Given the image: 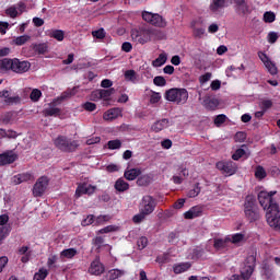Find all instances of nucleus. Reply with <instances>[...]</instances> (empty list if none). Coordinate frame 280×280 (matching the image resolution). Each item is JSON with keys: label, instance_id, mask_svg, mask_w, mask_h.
<instances>
[{"label": "nucleus", "instance_id": "nucleus-1", "mask_svg": "<svg viewBox=\"0 0 280 280\" xmlns=\"http://www.w3.org/2000/svg\"><path fill=\"white\" fill-rule=\"evenodd\" d=\"M277 191H260L258 194V201L262 209H267L266 219L267 224L275 229V231H280V210L279 203L275 201V196Z\"/></svg>", "mask_w": 280, "mask_h": 280}, {"label": "nucleus", "instance_id": "nucleus-2", "mask_svg": "<svg viewBox=\"0 0 280 280\" xmlns=\"http://www.w3.org/2000/svg\"><path fill=\"white\" fill-rule=\"evenodd\" d=\"M244 215L250 224L261 220V212L257 206V198L254 195H247L243 205Z\"/></svg>", "mask_w": 280, "mask_h": 280}, {"label": "nucleus", "instance_id": "nucleus-3", "mask_svg": "<svg viewBox=\"0 0 280 280\" xmlns=\"http://www.w3.org/2000/svg\"><path fill=\"white\" fill-rule=\"evenodd\" d=\"M32 63L30 61H20L18 58L0 60V73L1 71H13V73H27Z\"/></svg>", "mask_w": 280, "mask_h": 280}, {"label": "nucleus", "instance_id": "nucleus-4", "mask_svg": "<svg viewBox=\"0 0 280 280\" xmlns=\"http://www.w3.org/2000/svg\"><path fill=\"white\" fill-rule=\"evenodd\" d=\"M164 97L167 102H173L178 106H183V104H187V101L189 100V92L187 89L172 88L165 92Z\"/></svg>", "mask_w": 280, "mask_h": 280}, {"label": "nucleus", "instance_id": "nucleus-5", "mask_svg": "<svg viewBox=\"0 0 280 280\" xmlns=\"http://www.w3.org/2000/svg\"><path fill=\"white\" fill-rule=\"evenodd\" d=\"M54 145L57 150H60V152L71 153L75 152L80 144H78V141L72 140L67 136H58L54 139Z\"/></svg>", "mask_w": 280, "mask_h": 280}, {"label": "nucleus", "instance_id": "nucleus-6", "mask_svg": "<svg viewBox=\"0 0 280 280\" xmlns=\"http://www.w3.org/2000/svg\"><path fill=\"white\" fill-rule=\"evenodd\" d=\"M257 266V258L254 255L247 256L244 262V267L241 269L240 279L249 280L255 272Z\"/></svg>", "mask_w": 280, "mask_h": 280}, {"label": "nucleus", "instance_id": "nucleus-7", "mask_svg": "<svg viewBox=\"0 0 280 280\" xmlns=\"http://www.w3.org/2000/svg\"><path fill=\"white\" fill-rule=\"evenodd\" d=\"M156 209V199L150 195L142 197L139 203V211H142L147 215H152Z\"/></svg>", "mask_w": 280, "mask_h": 280}, {"label": "nucleus", "instance_id": "nucleus-8", "mask_svg": "<svg viewBox=\"0 0 280 280\" xmlns=\"http://www.w3.org/2000/svg\"><path fill=\"white\" fill-rule=\"evenodd\" d=\"M142 19L147 23L154 25V27H167V21H165L159 13L144 11L142 12Z\"/></svg>", "mask_w": 280, "mask_h": 280}, {"label": "nucleus", "instance_id": "nucleus-9", "mask_svg": "<svg viewBox=\"0 0 280 280\" xmlns=\"http://www.w3.org/2000/svg\"><path fill=\"white\" fill-rule=\"evenodd\" d=\"M215 167L225 176H233L237 173V164L233 161H220L215 164Z\"/></svg>", "mask_w": 280, "mask_h": 280}, {"label": "nucleus", "instance_id": "nucleus-10", "mask_svg": "<svg viewBox=\"0 0 280 280\" xmlns=\"http://www.w3.org/2000/svg\"><path fill=\"white\" fill-rule=\"evenodd\" d=\"M131 38L135 43H139L140 45H145V43H150L152 40V31L151 30H140L132 31Z\"/></svg>", "mask_w": 280, "mask_h": 280}, {"label": "nucleus", "instance_id": "nucleus-11", "mask_svg": "<svg viewBox=\"0 0 280 280\" xmlns=\"http://www.w3.org/2000/svg\"><path fill=\"white\" fill-rule=\"evenodd\" d=\"M49 186V178L47 176H42L37 179L33 186V196L35 198H40L45 194L47 187Z\"/></svg>", "mask_w": 280, "mask_h": 280}, {"label": "nucleus", "instance_id": "nucleus-12", "mask_svg": "<svg viewBox=\"0 0 280 280\" xmlns=\"http://www.w3.org/2000/svg\"><path fill=\"white\" fill-rule=\"evenodd\" d=\"M105 270L106 268L104 267V264L100 261V257L93 260L89 268L90 275H94L95 277H100L101 275H104Z\"/></svg>", "mask_w": 280, "mask_h": 280}, {"label": "nucleus", "instance_id": "nucleus-13", "mask_svg": "<svg viewBox=\"0 0 280 280\" xmlns=\"http://www.w3.org/2000/svg\"><path fill=\"white\" fill-rule=\"evenodd\" d=\"M15 161H19V154L14 151H5L0 154V165H12Z\"/></svg>", "mask_w": 280, "mask_h": 280}, {"label": "nucleus", "instance_id": "nucleus-14", "mask_svg": "<svg viewBox=\"0 0 280 280\" xmlns=\"http://www.w3.org/2000/svg\"><path fill=\"white\" fill-rule=\"evenodd\" d=\"M121 108L113 107L103 114V119L105 121H114V119H118V117H121Z\"/></svg>", "mask_w": 280, "mask_h": 280}, {"label": "nucleus", "instance_id": "nucleus-15", "mask_svg": "<svg viewBox=\"0 0 280 280\" xmlns=\"http://www.w3.org/2000/svg\"><path fill=\"white\" fill-rule=\"evenodd\" d=\"M200 215H202V208L200 206H194L184 213L185 220H194L195 218H200Z\"/></svg>", "mask_w": 280, "mask_h": 280}, {"label": "nucleus", "instance_id": "nucleus-16", "mask_svg": "<svg viewBox=\"0 0 280 280\" xmlns=\"http://www.w3.org/2000/svg\"><path fill=\"white\" fill-rule=\"evenodd\" d=\"M165 128H170V119L167 118H162L160 120H156L151 126V130L153 132H161L162 130H165Z\"/></svg>", "mask_w": 280, "mask_h": 280}, {"label": "nucleus", "instance_id": "nucleus-17", "mask_svg": "<svg viewBox=\"0 0 280 280\" xmlns=\"http://www.w3.org/2000/svg\"><path fill=\"white\" fill-rule=\"evenodd\" d=\"M27 180H34V175L31 173H21L12 178L13 185H21V183H27Z\"/></svg>", "mask_w": 280, "mask_h": 280}, {"label": "nucleus", "instance_id": "nucleus-18", "mask_svg": "<svg viewBox=\"0 0 280 280\" xmlns=\"http://www.w3.org/2000/svg\"><path fill=\"white\" fill-rule=\"evenodd\" d=\"M202 106L207 110H215V108H218V106H220V102L218 101V98H211V97L207 96L203 98Z\"/></svg>", "mask_w": 280, "mask_h": 280}, {"label": "nucleus", "instance_id": "nucleus-19", "mask_svg": "<svg viewBox=\"0 0 280 280\" xmlns=\"http://www.w3.org/2000/svg\"><path fill=\"white\" fill-rule=\"evenodd\" d=\"M229 0H211V3L209 5L210 12L217 13L220 12V10H223V8L226 7V2Z\"/></svg>", "mask_w": 280, "mask_h": 280}, {"label": "nucleus", "instance_id": "nucleus-20", "mask_svg": "<svg viewBox=\"0 0 280 280\" xmlns=\"http://www.w3.org/2000/svg\"><path fill=\"white\" fill-rule=\"evenodd\" d=\"M114 188L119 194H124V191H128V189H130V184H128L126 180H124V178H118L115 182Z\"/></svg>", "mask_w": 280, "mask_h": 280}, {"label": "nucleus", "instance_id": "nucleus-21", "mask_svg": "<svg viewBox=\"0 0 280 280\" xmlns=\"http://www.w3.org/2000/svg\"><path fill=\"white\" fill-rule=\"evenodd\" d=\"M191 268V262H179L173 266V272L175 275H183V272H187Z\"/></svg>", "mask_w": 280, "mask_h": 280}, {"label": "nucleus", "instance_id": "nucleus-22", "mask_svg": "<svg viewBox=\"0 0 280 280\" xmlns=\"http://www.w3.org/2000/svg\"><path fill=\"white\" fill-rule=\"evenodd\" d=\"M124 176L127 180H137V178L141 176V171L140 168H130L128 171H125Z\"/></svg>", "mask_w": 280, "mask_h": 280}, {"label": "nucleus", "instance_id": "nucleus-23", "mask_svg": "<svg viewBox=\"0 0 280 280\" xmlns=\"http://www.w3.org/2000/svg\"><path fill=\"white\" fill-rule=\"evenodd\" d=\"M32 49L39 56H43L47 54V51H49V46L47 45V43L32 44Z\"/></svg>", "mask_w": 280, "mask_h": 280}, {"label": "nucleus", "instance_id": "nucleus-24", "mask_svg": "<svg viewBox=\"0 0 280 280\" xmlns=\"http://www.w3.org/2000/svg\"><path fill=\"white\" fill-rule=\"evenodd\" d=\"M115 93V88H110L108 90H100L98 92H95L94 95H98L100 100H105V102H108L110 98V95Z\"/></svg>", "mask_w": 280, "mask_h": 280}, {"label": "nucleus", "instance_id": "nucleus-25", "mask_svg": "<svg viewBox=\"0 0 280 280\" xmlns=\"http://www.w3.org/2000/svg\"><path fill=\"white\" fill-rule=\"evenodd\" d=\"M126 275V271L120 269H112L107 272L106 279L108 280H116L119 279V277H124Z\"/></svg>", "mask_w": 280, "mask_h": 280}, {"label": "nucleus", "instance_id": "nucleus-26", "mask_svg": "<svg viewBox=\"0 0 280 280\" xmlns=\"http://www.w3.org/2000/svg\"><path fill=\"white\" fill-rule=\"evenodd\" d=\"M229 242H231V238H229V237L214 238L213 247L215 248V250H222V249L226 248V244H229Z\"/></svg>", "mask_w": 280, "mask_h": 280}, {"label": "nucleus", "instance_id": "nucleus-27", "mask_svg": "<svg viewBox=\"0 0 280 280\" xmlns=\"http://www.w3.org/2000/svg\"><path fill=\"white\" fill-rule=\"evenodd\" d=\"M12 233V225L1 226L0 228V246L3 244V241L7 240Z\"/></svg>", "mask_w": 280, "mask_h": 280}, {"label": "nucleus", "instance_id": "nucleus-28", "mask_svg": "<svg viewBox=\"0 0 280 280\" xmlns=\"http://www.w3.org/2000/svg\"><path fill=\"white\" fill-rule=\"evenodd\" d=\"M150 183H152V176L145 174V175H139L138 179H137V185L138 187H148V185H150Z\"/></svg>", "mask_w": 280, "mask_h": 280}, {"label": "nucleus", "instance_id": "nucleus-29", "mask_svg": "<svg viewBox=\"0 0 280 280\" xmlns=\"http://www.w3.org/2000/svg\"><path fill=\"white\" fill-rule=\"evenodd\" d=\"M236 14H240L242 16L246 14H250V7H248V3L243 2L241 4H236Z\"/></svg>", "mask_w": 280, "mask_h": 280}, {"label": "nucleus", "instance_id": "nucleus-30", "mask_svg": "<svg viewBox=\"0 0 280 280\" xmlns=\"http://www.w3.org/2000/svg\"><path fill=\"white\" fill-rule=\"evenodd\" d=\"M75 255H78V249H75V248L63 249L60 253L61 259H73V257H75Z\"/></svg>", "mask_w": 280, "mask_h": 280}, {"label": "nucleus", "instance_id": "nucleus-31", "mask_svg": "<svg viewBox=\"0 0 280 280\" xmlns=\"http://www.w3.org/2000/svg\"><path fill=\"white\" fill-rule=\"evenodd\" d=\"M60 108L58 107H48L44 109V115L46 117H60Z\"/></svg>", "mask_w": 280, "mask_h": 280}, {"label": "nucleus", "instance_id": "nucleus-32", "mask_svg": "<svg viewBox=\"0 0 280 280\" xmlns=\"http://www.w3.org/2000/svg\"><path fill=\"white\" fill-rule=\"evenodd\" d=\"M200 191H202V188L200 187V183H196L192 188L187 192L188 198H196L200 196Z\"/></svg>", "mask_w": 280, "mask_h": 280}, {"label": "nucleus", "instance_id": "nucleus-33", "mask_svg": "<svg viewBox=\"0 0 280 280\" xmlns=\"http://www.w3.org/2000/svg\"><path fill=\"white\" fill-rule=\"evenodd\" d=\"M167 62V54L162 52L156 59L152 61L153 67H163Z\"/></svg>", "mask_w": 280, "mask_h": 280}, {"label": "nucleus", "instance_id": "nucleus-34", "mask_svg": "<svg viewBox=\"0 0 280 280\" xmlns=\"http://www.w3.org/2000/svg\"><path fill=\"white\" fill-rule=\"evenodd\" d=\"M58 256L57 255H50L47 259V268L48 270H56L58 268Z\"/></svg>", "mask_w": 280, "mask_h": 280}, {"label": "nucleus", "instance_id": "nucleus-35", "mask_svg": "<svg viewBox=\"0 0 280 280\" xmlns=\"http://www.w3.org/2000/svg\"><path fill=\"white\" fill-rule=\"evenodd\" d=\"M50 38H55V40H58L59 43H62V40H65V31H62V30H52L50 32Z\"/></svg>", "mask_w": 280, "mask_h": 280}, {"label": "nucleus", "instance_id": "nucleus-36", "mask_svg": "<svg viewBox=\"0 0 280 280\" xmlns=\"http://www.w3.org/2000/svg\"><path fill=\"white\" fill-rule=\"evenodd\" d=\"M46 277H49V270L39 268L38 271L35 272L33 280H45Z\"/></svg>", "mask_w": 280, "mask_h": 280}, {"label": "nucleus", "instance_id": "nucleus-37", "mask_svg": "<svg viewBox=\"0 0 280 280\" xmlns=\"http://www.w3.org/2000/svg\"><path fill=\"white\" fill-rule=\"evenodd\" d=\"M92 244L95 247V252L100 253L102 250V247L104 246V237L96 236L92 240Z\"/></svg>", "mask_w": 280, "mask_h": 280}, {"label": "nucleus", "instance_id": "nucleus-38", "mask_svg": "<svg viewBox=\"0 0 280 280\" xmlns=\"http://www.w3.org/2000/svg\"><path fill=\"white\" fill-rule=\"evenodd\" d=\"M32 37L30 35H21V36H18L13 43L14 45H16L18 47H21L23 45H25V43H28V40H31Z\"/></svg>", "mask_w": 280, "mask_h": 280}, {"label": "nucleus", "instance_id": "nucleus-39", "mask_svg": "<svg viewBox=\"0 0 280 280\" xmlns=\"http://www.w3.org/2000/svg\"><path fill=\"white\" fill-rule=\"evenodd\" d=\"M255 176L258 180H264V178L268 176V173H266V168H264V166L258 165L256 166Z\"/></svg>", "mask_w": 280, "mask_h": 280}, {"label": "nucleus", "instance_id": "nucleus-40", "mask_svg": "<svg viewBox=\"0 0 280 280\" xmlns=\"http://www.w3.org/2000/svg\"><path fill=\"white\" fill-rule=\"evenodd\" d=\"M148 215L149 214H147L145 212H142V210H139V213L132 217L133 224H141V222H143V220H145Z\"/></svg>", "mask_w": 280, "mask_h": 280}, {"label": "nucleus", "instance_id": "nucleus-41", "mask_svg": "<svg viewBox=\"0 0 280 280\" xmlns=\"http://www.w3.org/2000/svg\"><path fill=\"white\" fill-rule=\"evenodd\" d=\"M262 275L264 277H266V279H275V277H272V268H270V265H268V262H265L262 265Z\"/></svg>", "mask_w": 280, "mask_h": 280}, {"label": "nucleus", "instance_id": "nucleus-42", "mask_svg": "<svg viewBox=\"0 0 280 280\" xmlns=\"http://www.w3.org/2000/svg\"><path fill=\"white\" fill-rule=\"evenodd\" d=\"M73 95V92L71 91H66L63 93H61L60 96H58L55 101L54 104H60V102H65V100H69V97H71Z\"/></svg>", "mask_w": 280, "mask_h": 280}, {"label": "nucleus", "instance_id": "nucleus-43", "mask_svg": "<svg viewBox=\"0 0 280 280\" xmlns=\"http://www.w3.org/2000/svg\"><path fill=\"white\" fill-rule=\"evenodd\" d=\"M107 148H108V150H119L121 148V140H119V139L109 140L107 142Z\"/></svg>", "mask_w": 280, "mask_h": 280}, {"label": "nucleus", "instance_id": "nucleus-44", "mask_svg": "<svg viewBox=\"0 0 280 280\" xmlns=\"http://www.w3.org/2000/svg\"><path fill=\"white\" fill-rule=\"evenodd\" d=\"M43 97V92L38 89H34L30 94V100L33 102H38Z\"/></svg>", "mask_w": 280, "mask_h": 280}, {"label": "nucleus", "instance_id": "nucleus-45", "mask_svg": "<svg viewBox=\"0 0 280 280\" xmlns=\"http://www.w3.org/2000/svg\"><path fill=\"white\" fill-rule=\"evenodd\" d=\"M4 103L8 106H13V104H21V96L15 95V96H9L7 100H4Z\"/></svg>", "mask_w": 280, "mask_h": 280}, {"label": "nucleus", "instance_id": "nucleus-46", "mask_svg": "<svg viewBox=\"0 0 280 280\" xmlns=\"http://www.w3.org/2000/svg\"><path fill=\"white\" fill-rule=\"evenodd\" d=\"M265 67H266V69H268V71L271 75H277V73H278L277 66L270 59L267 61Z\"/></svg>", "mask_w": 280, "mask_h": 280}, {"label": "nucleus", "instance_id": "nucleus-47", "mask_svg": "<svg viewBox=\"0 0 280 280\" xmlns=\"http://www.w3.org/2000/svg\"><path fill=\"white\" fill-rule=\"evenodd\" d=\"M277 15L273 12L267 11L264 13L265 23H275Z\"/></svg>", "mask_w": 280, "mask_h": 280}, {"label": "nucleus", "instance_id": "nucleus-48", "mask_svg": "<svg viewBox=\"0 0 280 280\" xmlns=\"http://www.w3.org/2000/svg\"><path fill=\"white\" fill-rule=\"evenodd\" d=\"M125 80H128L129 82H135V80H137V72L135 70H127L125 72Z\"/></svg>", "mask_w": 280, "mask_h": 280}, {"label": "nucleus", "instance_id": "nucleus-49", "mask_svg": "<svg viewBox=\"0 0 280 280\" xmlns=\"http://www.w3.org/2000/svg\"><path fill=\"white\" fill-rule=\"evenodd\" d=\"M92 36L94 38H98L100 40L106 38V31H104V28H100L97 31H93L92 32Z\"/></svg>", "mask_w": 280, "mask_h": 280}, {"label": "nucleus", "instance_id": "nucleus-50", "mask_svg": "<svg viewBox=\"0 0 280 280\" xmlns=\"http://www.w3.org/2000/svg\"><path fill=\"white\" fill-rule=\"evenodd\" d=\"M5 14L10 16V19H16L19 16V11L16 7H10L5 10Z\"/></svg>", "mask_w": 280, "mask_h": 280}, {"label": "nucleus", "instance_id": "nucleus-51", "mask_svg": "<svg viewBox=\"0 0 280 280\" xmlns=\"http://www.w3.org/2000/svg\"><path fill=\"white\" fill-rule=\"evenodd\" d=\"M82 108H84V110H88V113H93L94 110L97 109V105L95 103H92V102H85L82 105Z\"/></svg>", "mask_w": 280, "mask_h": 280}, {"label": "nucleus", "instance_id": "nucleus-52", "mask_svg": "<svg viewBox=\"0 0 280 280\" xmlns=\"http://www.w3.org/2000/svg\"><path fill=\"white\" fill-rule=\"evenodd\" d=\"M86 187H88L86 184H80V185L77 187L75 197H77V198H80V196H84V194H86Z\"/></svg>", "mask_w": 280, "mask_h": 280}, {"label": "nucleus", "instance_id": "nucleus-53", "mask_svg": "<svg viewBox=\"0 0 280 280\" xmlns=\"http://www.w3.org/2000/svg\"><path fill=\"white\" fill-rule=\"evenodd\" d=\"M226 121V115L220 114L214 118V125L220 128Z\"/></svg>", "mask_w": 280, "mask_h": 280}, {"label": "nucleus", "instance_id": "nucleus-54", "mask_svg": "<svg viewBox=\"0 0 280 280\" xmlns=\"http://www.w3.org/2000/svg\"><path fill=\"white\" fill-rule=\"evenodd\" d=\"M153 84H155V86H165V84H167V80L161 75H158L153 79Z\"/></svg>", "mask_w": 280, "mask_h": 280}, {"label": "nucleus", "instance_id": "nucleus-55", "mask_svg": "<svg viewBox=\"0 0 280 280\" xmlns=\"http://www.w3.org/2000/svg\"><path fill=\"white\" fill-rule=\"evenodd\" d=\"M246 154V150L244 149H237L234 154H232V159L233 161H240V159H242V156H244Z\"/></svg>", "mask_w": 280, "mask_h": 280}, {"label": "nucleus", "instance_id": "nucleus-56", "mask_svg": "<svg viewBox=\"0 0 280 280\" xmlns=\"http://www.w3.org/2000/svg\"><path fill=\"white\" fill-rule=\"evenodd\" d=\"M244 241V234L242 233H236L232 235V240H230V242H232V244H240V242Z\"/></svg>", "mask_w": 280, "mask_h": 280}, {"label": "nucleus", "instance_id": "nucleus-57", "mask_svg": "<svg viewBox=\"0 0 280 280\" xmlns=\"http://www.w3.org/2000/svg\"><path fill=\"white\" fill-rule=\"evenodd\" d=\"M93 222H95V215L90 214L86 217V219H84L81 224L82 226H91V224H93Z\"/></svg>", "mask_w": 280, "mask_h": 280}, {"label": "nucleus", "instance_id": "nucleus-58", "mask_svg": "<svg viewBox=\"0 0 280 280\" xmlns=\"http://www.w3.org/2000/svg\"><path fill=\"white\" fill-rule=\"evenodd\" d=\"M202 255H205V249H202V248H195L192 250L191 259H200V257H202Z\"/></svg>", "mask_w": 280, "mask_h": 280}, {"label": "nucleus", "instance_id": "nucleus-59", "mask_svg": "<svg viewBox=\"0 0 280 280\" xmlns=\"http://www.w3.org/2000/svg\"><path fill=\"white\" fill-rule=\"evenodd\" d=\"M137 244H138L139 249L143 250V248H145L148 246V237H145V236L140 237L138 240Z\"/></svg>", "mask_w": 280, "mask_h": 280}, {"label": "nucleus", "instance_id": "nucleus-60", "mask_svg": "<svg viewBox=\"0 0 280 280\" xmlns=\"http://www.w3.org/2000/svg\"><path fill=\"white\" fill-rule=\"evenodd\" d=\"M234 139L235 141H240V143H244L246 141V132L244 131L236 132Z\"/></svg>", "mask_w": 280, "mask_h": 280}, {"label": "nucleus", "instance_id": "nucleus-61", "mask_svg": "<svg viewBox=\"0 0 280 280\" xmlns=\"http://www.w3.org/2000/svg\"><path fill=\"white\" fill-rule=\"evenodd\" d=\"M159 102H161V93L153 92L151 97H150V103L151 104H159Z\"/></svg>", "mask_w": 280, "mask_h": 280}, {"label": "nucleus", "instance_id": "nucleus-62", "mask_svg": "<svg viewBox=\"0 0 280 280\" xmlns=\"http://www.w3.org/2000/svg\"><path fill=\"white\" fill-rule=\"evenodd\" d=\"M108 220H110V215L108 214L98 215L96 218V224H104V222H108Z\"/></svg>", "mask_w": 280, "mask_h": 280}, {"label": "nucleus", "instance_id": "nucleus-63", "mask_svg": "<svg viewBox=\"0 0 280 280\" xmlns=\"http://www.w3.org/2000/svg\"><path fill=\"white\" fill-rule=\"evenodd\" d=\"M209 80H211V72H206L199 77L200 84H206V82H209Z\"/></svg>", "mask_w": 280, "mask_h": 280}, {"label": "nucleus", "instance_id": "nucleus-64", "mask_svg": "<svg viewBox=\"0 0 280 280\" xmlns=\"http://www.w3.org/2000/svg\"><path fill=\"white\" fill-rule=\"evenodd\" d=\"M261 108L262 110H268L269 108H272V102L270 100H265L261 102Z\"/></svg>", "mask_w": 280, "mask_h": 280}]
</instances>
